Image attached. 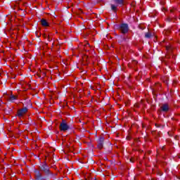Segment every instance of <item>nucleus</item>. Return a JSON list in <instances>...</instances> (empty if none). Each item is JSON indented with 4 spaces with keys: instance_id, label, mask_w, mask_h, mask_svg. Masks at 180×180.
Instances as JSON below:
<instances>
[{
    "instance_id": "nucleus-1",
    "label": "nucleus",
    "mask_w": 180,
    "mask_h": 180,
    "mask_svg": "<svg viewBox=\"0 0 180 180\" xmlns=\"http://www.w3.org/2000/svg\"><path fill=\"white\" fill-rule=\"evenodd\" d=\"M115 4H111V9L113 12L117 11L118 6H123L124 5V0H114Z\"/></svg>"
},
{
    "instance_id": "nucleus-2",
    "label": "nucleus",
    "mask_w": 180,
    "mask_h": 180,
    "mask_svg": "<svg viewBox=\"0 0 180 180\" xmlns=\"http://www.w3.org/2000/svg\"><path fill=\"white\" fill-rule=\"evenodd\" d=\"M27 112V108H23L18 111V117H23Z\"/></svg>"
},
{
    "instance_id": "nucleus-3",
    "label": "nucleus",
    "mask_w": 180,
    "mask_h": 180,
    "mask_svg": "<svg viewBox=\"0 0 180 180\" xmlns=\"http://www.w3.org/2000/svg\"><path fill=\"white\" fill-rule=\"evenodd\" d=\"M68 129H70V127L68 126V124H67L65 122L63 121L60 125V129L61 130V131H67Z\"/></svg>"
},
{
    "instance_id": "nucleus-4",
    "label": "nucleus",
    "mask_w": 180,
    "mask_h": 180,
    "mask_svg": "<svg viewBox=\"0 0 180 180\" xmlns=\"http://www.w3.org/2000/svg\"><path fill=\"white\" fill-rule=\"evenodd\" d=\"M120 29L122 33H127V32H129V25L127 24H122Z\"/></svg>"
},
{
    "instance_id": "nucleus-5",
    "label": "nucleus",
    "mask_w": 180,
    "mask_h": 180,
    "mask_svg": "<svg viewBox=\"0 0 180 180\" xmlns=\"http://www.w3.org/2000/svg\"><path fill=\"white\" fill-rule=\"evenodd\" d=\"M103 141H105V139L103 137H101L98 139V148H99L100 150L103 148Z\"/></svg>"
},
{
    "instance_id": "nucleus-6",
    "label": "nucleus",
    "mask_w": 180,
    "mask_h": 180,
    "mask_svg": "<svg viewBox=\"0 0 180 180\" xmlns=\"http://www.w3.org/2000/svg\"><path fill=\"white\" fill-rule=\"evenodd\" d=\"M41 171H44V172H45L46 174H49V172L50 171L49 169V166H47V165H46V163L41 165Z\"/></svg>"
},
{
    "instance_id": "nucleus-7",
    "label": "nucleus",
    "mask_w": 180,
    "mask_h": 180,
    "mask_svg": "<svg viewBox=\"0 0 180 180\" xmlns=\"http://www.w3.org/2000/svg\"><path fill=\"white\" fill-rule=\"evenodd\" d=\"M7 99L10 101V102H15V101L18 99V96L15 95L7 96Z\"/></svg>"
},
{
    "instance_id": "nucleus-8",
    "label": "nucleus",
    "mask_w": 180,
    "mask_h": 180,
    "mask_svg": "<svg viewBox=\"0 0 180 180\" xmlns=\"http://www.w3.org/2000/svg\"><path fill=\"white\" fill-rule=\"evenodd\" d=\"M161 110H162V112H168V110H169V106L168 105V104H163L161 106Z\"/></svg>"
},
{
    "instance_id": "nucleus-9",
    "label": "nucleus",
    "mask_w": 180,
    "mask_h": 180,
    "mask_svg": "<svg viewBox=\"0 0 180 180\" xmlns=\"http://www.w3.org/2000/svg\"><path fill=\"white\" fill-rule=\"evenodd\" d=\"M41 25L45 27H47L49 26V22H47V20L42 19L41 20Z\"/></svg>"
},
{
    "instance_id": "nucleus-10",
    "label": "nucleus",
    "mask_w": 180,
    "mask_h": 180,
    "mask_svg": "<svg viewBox=\"0 0 180 180\" xmlns=\"http://www.w3.org/2000/svg\"><path fill=\"white\" fill-rule=\"evenodd\" d=\"M35 180H41V174L39 172H35Z\"/></svg>"
},
{
    "instance_id": "nucleus-11",
    "label": "nucleus",
    "mask_w": 180,
    "mask_h": 180,
    "mask_svg": "<svg viewBox=\"0 0 180 180\" xmlns=\"http://www.w3.org/2000/svg\"><path fill=\"white\" fill-rule=\"evenodd\" d=\"M145 37H146L147 39H150V37H151V33L147 32V33L145 34Z\"/></svg>"
},
{
    "instance_id": "nucleus-12",
    "label": "nucleus",
    "mask_w": 180,
    "mask_h": 180,
    "mask_svg": "<svg viewBox=\"0 0 180 180\" xmlns=\"http://www.w3.org/2000/svg\"><path fill=\"white\" fill-rule=\"evenodd\" d=\"M166 49L167 50V51H169V50H171V48L169 46H167Z\"/></svg>"
},
{
    "instance_id": "nucleus-13",
    "label": "nucleus",
    "mask_w": 180,
    "mask_h": 180,
    "mask_svg": "<svg viewBox=\"0 0 180 180\" xmlns=\"http://www.w3.org/2000/svg\"><path fill=\"white\" fill-rule=\"evenodd\" d=\"M85 47H89V44H86L85 45Z\"/></svg>"
},
{
    "instance_id": "nucleus-14",
    "label": "nucleus",
    "mask_w": 180,
    "mask_h": 180,
    "mask_svg": "<svg viewBox=\"0 0 180 180\" xmlns=\"http://www.w3.org/2000/svg\"><path fill=\"white\" fill-rule=\"evenodd\" d=\"M164 33H167V31H165V32Z\"/></svg>"
},
{
    "instance_id": "nucleus-15",
    "label": "nucleus",
    "mask_w": 180,
    "mask_h": 180,
    "mask_svg": "<svg viewBox=\"0 0 180 180\" xmlns=\"http://www.w3.org/2000/svg\"><path fill=\"white\" fill-rule=\"evenodd\" d=\"M134 63H137V61L135 60Z\"/></svg>"
},
{
    "instance_id": "nucleus-16",
    "label": "nucleus",
    "mask_w": 180,
    "mask_h": 180,
    "mask_svg": "<svg viewBox=\"0 0 180 180\" xmlns=\"http://www.w3.org/2000/svg\"><path fill=\"white\" fill-rule=\"evenodd\" d=\"M84 50H86V49H85V48H84Z\"/></svg>"
},
{
    "instance_id": "nucleus-17",
    "label": "nucleus",
    "mask_w": 180,
    "mask_h": 180,
    "mask_svg": "<svg viewBox=\"0 0 180 180\" xmlns=\"http://www.w3.org/2000/svg\"><path fill=\"white\" fill-rule=\"evenodd\" d=\"M84 50H86V49H85V48H84Z\"/></svg>"
}]
</instances>
